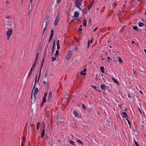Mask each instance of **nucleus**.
Here are the masks:
<instances>
[{"label": "nucleus", "instance_id": "nucleus-1", "mask_svg": "<svg viewBox=\"0 0 146 146\" xmlns=\"http://www.w3.org/2000/svg\"><path fill=\"white\" fill-rule=\"evenodd\" d=\"M46 48H45V52H44V57H43V59L42 60V62L41 63V66H40V71L39 72V76L38 77V79L37 82H38L39 79H40V74H41V72H40L42 68V66H43V63H44V57L46 55Z\"/></svg>", "mask_w": 146, "mask_h": 146}, {"label": "nucleus", "instance_id": "nucleus-2", "mask_svg": "<svg viewBox=\"0 0 146 146\" xmlns=\"http://www.w3.org/2000/svg\"><path fill=\"white\" fill-rule=\"evenodd\" d=\"M79 14V13L78 11H75L74 13L73 17V16L72 17L74 18L75 22H77L78 20Z\"/></svg>", "mask_w": 146, "mask_h": 146}, {"label": "nucleus", "instance_id": "nucleus-3", "mask_svg": "<svg viewBox=\"0 0 146 146\" xmlns=\"http://www.w3.org/2000/svg\"><path fill=\"white\" fill-rule=\"evenodd\" d=\"M75 4L76 7L81 9L80 6L82 5V0H75Z\"/></svg>", "mask_w": 146, "mask_h": 146}, {"label": "nucleus", "instance_id": "nucleus-4", "mask_svg": "<svg viewBox=\"0 0 146 146\" xmlns=\"http://www.w3.org/2000/svg\"><path fill=\"white\" fill-rule=\"evenodd\" d=\"M13 28H11V30L9 31V29H8V30L9 31L7 32V39L9 40V39L11 35H12L13 32Z\"/></svg>", "mask_w": 146, "mask_h": 146}, {"label": "nucleus", "instance_id": "nucleus-5", "mask_svg": "<svg viewBox=\"0 0 146 146\" xmlns=\"http://www.w3.org/2000/svg\"><path fill=\"white\" fill-rule=\"evenodd\" d=\"M59 19V15H57L56 16V20H55L54 25L55 26H56L58 25V21Z\"/></svg>", "mask_w": 146, "mask_h": 146}, {"label": "nucleus", "instance_id": "nucleus-6", "mask_svg": "<svg viewBox=\"0 0 146 146\" xmlns=\"http://www.w3.org/2000/svg\"><path fill=\"white\" fill-rule=\"evenodd\" d=\"M52 95V92L50 91L49 93L48 96V101L49 103L51 101Z\"/></svg>", "mask_w": 146, "mask_h": 146}, {"label": "nucleus", "instance_id": "nucleus-7", "mask_svg": "<svg viewBox=\"0 0 146 146\" xmlns=\"http://www.w3.org/2000/svg\"><path fill=\"white\" fill-rule=\"evenodd\" d=\"M47 95V92H45L44 95V96L42 98L43 102H46V98Z\"/></svg>", "mask_w": 146, "mask_h": 146}, {"label": "nucleus", "instance_id": "nucleus-8", "mask_svg": "<svg viewBox=\"0 0 146 146\" xmlns=\"http://www.w3.org/2000/svg\"><path fill=\"white\" fill-rule=\"evenodd\" d=\"M121 115L122 117L124 118H127V117L126 113L125 112H123L121 113Z\"/></svg>", "mask_w": 146, "mask_h": 146}, {"label": "nucleus", "instance_id": "nucleus-9", "mask_svg": "<svg viewBox=\"0 0 146 146\" xmlns=\"http://www.w3.org/2000/svg\"><path fill=\"white\" fill-rule=\"evenodd\" d=\"M40 48L38 47V50H37L36 51V52H37V53H36L35 60H37L38 55L39 54V52L40 51Z\"/></svg>", "mask_w": 146, "mask_h": 146}, {"label": "nucleus", "instance_id": "nucleus-10", "mask_svg": "<svg viewBox=\"0 0 146 146\" xmlns=\"http://www.w3.org/2000/svg\"><path fill=\"white\" fill-rule=\"evenodd\" d=\"M33 93L34 95L35 96L36 94L38 92V89L37 88H35Z\"/></svg>", "mask_w": 146, "mask_h": 146}, {"label": "nucleus", "instance_id": "nucleus-11", "mask_svg": "<svg viewBox=\"0 0 146 146\" xmlns=\"http://www.w3.org/2000/svg\"><path fill=\"white\" fill-rule=\"evenodd\" d=\"M37 60H35L31 68H32V69H33L34 68L35 66L36 65V62H37Z\"/></svg>", "mask_w": 146, "mask_h": 146}, {"label": "nucleus", "instance_id": "nucleus-12", "mask_svg": "<svg viewBox=\"0 0 146 146\" xmlns=\"http://www.w3.org/2000/svg\"><path fill=\"white\" fill-rule=\"evenodd\" d=\"M37 76H38L37 75H36V78H35V84H34V85L33 86V90L34 89V88H35V86H36V82H37V81H38V80H37Z\"/></svg>", "mask_w": 146, "mask_h": 146}, {"label": "nucleus", "instance_id": "nucleus-13", "mask_svg": "<svg viewBox=\"0 0 146 146\" xmlns=\"http://www.w3.org/2000/svg\"><path fill=\"white\" fill-rule=\"evenodd\" d=\"M101 88L104 90H106V86L103 84L101 85Z\"/></svg>", "mask_w": 146, "mask_h": 146}, {"label": "nucleus", "instance_id": "nucleus-14", "mask_svg": "<svg viewBox=\"0 0 146 146\" xmlns=\"http://www.w3.org/2000/svg\"><path fill=\"white\" fill-rule=\"evenodd\" d=\"M139 27H142L145 26L144 24L141 22H139Z\"/></svg>", "mask_w": 146, "mask_h": 146}, {"label": "nucleus", "instance_id": "nucleus-15", "mask_svg": "<svg viewBox=\"0 0 146 146\" xmlns=\"http://www.w3.org/2000/svg\"><path fill=\"white\" fill-rule=\"evenodd\" d=\"M112 125L111 123H108L106 124V127L108 129H110L111 127V126Z\"/></svg>", "mask_w": 146, "mask_h": 146}, {"label": "nucleus", "instance_id": "nucleus-16", "mask_svg": "<svg viewBox=\"0 0 146 146\" xmlns=\"http://www.w3.org/2000/svg\"><path fill=\"white\" fill-rule=\"evenodd\" d=\"M100 70L102 73H104V68L103 66H101L100 68Z\"/></svg>", "mask_w": 146, "mask_h": 146}, {"label": "nucleus", "instance_id": "nucleus-17", "mask_svg": "<svg viewBox=\"0 0 146 146\" xmlns=\"http://www.w3.org/2000/svg\"><path fill=\"white\" fill-rule=\"evenodd\" d=\"M45 134V131L43 129L42 131L41 134V137L42 138L44 135Z\"/></svg>", "mask_w": 146, "mask_h": 146}, {"label": "nucleus", "instance_id": "nucleus-18", "mask_svg": "<svg viewBox=\"0 0 146 146\" xmlns=\"http://www.w3.org/2000/svg\"><path fill=\"white\" fill-rule=\"evenodd\" d=\"M49 20L46 19L45 20V22H46V27H47L49 23Z\"/></svg>", "mask_w": 146, "mask_h": 146}, {"label": "nucleus", "instance_id": "nucleus-19", "mask_svg": "<svg viewBox=\"0 0 146 146\" xmlns=\"http://www.w3.org/2000/svg\"><path fill=\"white\" fill-rule=\"evenodd\" d=\"M76 141L77 142L80 143L82 145H83V143L82 142V141L80 139H76Z\"/></svg>", "mask_w": 146, "mask_h": 146}, {"label": "nucleus", "instance_id": "nucleus-20", "mask_svg": "<svg viewBox=\"0 0 146 146\" xmlns=\"http://www.w3.org/2000/svg\"><path fill=\"white\" fill-rule=\"evenodd\" d=\"M83 25L85 26L86 25V19H84L83 20Z\"/></svg>", "mask_w": 146, "mask_h": 146}, {"label": "nucleus", "instance_id": "nucleus-21", "mask_svg": "<svg viewBox=\"0 0 146 146\" xmlns=\"http://www.w3.org/2000/svg\"><path fill=\"white\" fill-rule=\"evenodd\" d=\"M33 3H30L29 5V10L30 9V10H31L32 7V5Z\"/></svg>", "mask_w": 146, "mask_h": 146}, {"label": "nucleus", "instance_id": "nucleus-22", "mask_svg": "<svg viewBox=\"0 0 146 146\" xmlns=\"http://www.w3.org/2000/svg\"><path fill=\"white\" fill-rule=\"evenodd\" d=\"M72 54V52L71 50H69L68 51L67 55H69L70 56H71Z\"/></svg>", "mask_w": 146, "mask_h": 146}, {"label": "nucleus", "instance_id": "nucleus-23", "mask_svg": "<svg viewBox=\"0 0 146 146\" xmlns=\"http://www.w3.org/2000/svg\"><path fill=\"white\" fill-rule=\"evenodd\" d=\"M69 143L73 145H75V143L73 141L70 140L69 141Z\"/></svg>", "mask_w": 146, "mask_h": 146}, {"label": "nucleus", "instance_id": "nucleus-24", "mask_svg": "<svg viewBox=\"0 0 146 146\" xmlns=\"http://www.w3.org/2000/svg\"><path fill=\"white\" fill-rule=\"evenodd\" d=\"M74 114L75 116L77 117L78 115V113L76 111H74Z\"/></svg>", "mask_w": 146, "mask_h": 146}, {"label": "nucleus", "instance_id": "nucleus-25", "mask_svg": "<svg viewBox=\"0 0 146 146\" xmlns=\"http://www.w3.org/2000/svg\"><path fill=\"white\" fill-rule=\"evenodd\" d=\"M112 80L115 83L117 84H118V82L116 80L113 78H112Z\"/></svg>", "mask_w": 146, "mask_h": 146}, {"label": "nucleus", "instance_id": "nucleus-26", "mask_svg": "<svg viewBox=\"0 0 146 146\" xmlns=\"http://www.w3.org/2000/svg\"><path fill=\"white\" fill-rule=\"evenodd\" d=\"M40 124V123L39 122H38L37 124L36 125V129L38 130L39 128V125Z\"/></svg>", "mask_w": 146, "mask_h": 146}, {"label": "nucleus", "instance_id": "nucleus-27", "mask_svg": "<svg viewBox=\"0 0 146 146\" xmlns=\"http://www.w3.org/2000/svg\"><path fill=\"white\" fill-rule=\"evenodd\" d=\"M54 46H55V45H53V44L52 48V54L53 53V52H54Z\"/></svg>", "mask_w": 146, "mask_h": 146}, {"label": "nucleus", "instance_id": "nucleus-28", "mask_svg": "<svg viewBox=\"0 0 146 146\" xmlns=\"http://www.w3.org/2000/svg\"><path fill=\"white\" fill-rule=\"evenodd\" d=\"M107 59H108V62L110 63V61L111 60V58L109 57V56H108L107 57Z\"/></svg>", "mask_w": 146, "mask_h": 146}, {"label": "nucleus", "instance_id": "nucleus-29", "mask_svg": "<svg viewBox=\"0 0 146 146\" xmlns=\"http://www.w3.org/2000/svg\"><path fill=\"white\" fill-rule=\"evenodd\" d=\"M140 126L141 127V129H144V125L143 124H141L140 125Z\"/></svg>", "mask_w": 146, "mask_h": 146}, {"label": "nucleus", "instance_id": "nucleus-30", "mask_svg": "<svg viewBox=\"0 0 146 146\" xmlns=\"http://www.w3.org/2000/svg\"><path fill=\"white\" fill-rule=\"evenodd\" d=\"M58 54V50H57L55 54H54V55L56 56V57H57Z\"/></svg>", "mask_w": 146, "mask_h": 146}, {"label": "nucleus", "instance_id": "nucleus-31", "mask_svg": "<svg viewBox=\"0 0 146 146\" xmlns=\"http://www.w3.org/2000/svg\"><path fill=\"white\" fill-rule=\"evenodd\" d=\"M133 29L134 30H135L136 31H138V30H137L138 28H137V26H135L133 27Z\"/></svg>", "mask_w": 146, "mask_h": 146}, {"label": "nucleus", "instance_id": "nucleus-32", "mask_svg": "<svg viewBox=\"0 0 146 146\" xmlns=\"http://www.w3.org/2000/svg\"><path fill=\"white\" fill-rule=\"evenodd\" d=\"M119 62L120 63H122L123 61L121 58L120 57L119 58Z\"/></svg>", "mask_w": 146, "mask_h": 146}, {"label": "nucleus", "instance_id": "nucleus-33", "mask_svg": "<svg viewBox=\"0 0 146 146\" xmlns=\"http://www.w3.org/2000/svg\"><path fill=\"white\" fill-rule=\"evenodd\" d=\"M45 17H46V19H48V20H49L50 17H49V15H46Z\"/></svg>", "mask_w": 146, "mask_h": 146}, {"label": "nucleus", "instance_id": "nucleus-34", "mask_svg": "<svg viewBox=\"0 0 146 146\" xmlns=\"http://www.w3.org/2000/svg\"><path fill=\"white\" fill-rule=\"evenodd\" d=\"M126 119L127 120V122H128V124L129 125H131V123L129 121V120L128 119V117H127V118H126Z\"/></svg>", "mask_w": 146, "mask_h": 146}, {"label": "nucleus", "instance_id": "nucleus-35", "mask_svg": "<svg viewBox=\"0 0 146 146\" xmlns=\"http://www.w3.org/2000/svg\"><path fill=\"white\" fill-rule=\"evenodd\" d=\"M109 119H107V121L108 123H111V121L110 120V118H109Z\"/></svg>", "mask_w": 146, "mask_h": 146}, {"label": "nucleus", "instance_id": "nucleus-36", "mask_svg": "<svg viewBox=\"0 0 146 146\" xmlns=\"http://www.w3.org/2000/svg\"><path fill=\"white\" fill-rule=\"evenodd\" d=\"M134 143L136 145V146H139L138 143L136 140H135V141H134Z\"/></svg>", "mask_w": 146, "mask_h": 146}, {"label": "nucleus", "instance_id": "nucleus-37", "mask_svg": "<svg viewBox=\"0 0 146 146\" xmlns=\"http://www.w3.org/2000/svg\"><path fill=\"white\" fill-rule=\"evenodd\" d=\"M53 29H52L51 31V36H53Z\"/></svg>", "mask_w": 146, "mask_h": 146}, {"label": "nucleus", "instance_id": "nucleus-38", "mask_svg": "<svg viewBox=\"0 0 146 146\" xmlns=\"http://www.w3.org/2000/svg\"><path fill=\"white\" fill-rule=\"evenodd\" d=\"M80 74L81 75H82L83 76H84L86 75V73H83L82 71H81Z\"/></svg>", "mask_w": 146, "mask_h": 146}, {"label": "nucleus", "instance_id": "nucleus-39", "mask_svg": "<svg viewBox=\"0 0 146 146\" xmlns=\"http://www.w3.org/2000/svg\"><path fill=\"white\" fill-rule=\"evenodd\" d=\"M71 56H69V55H67L66 57V59L67 60H68L70 59V58Z\"/></svg>", "mask_w": 146, "mask_h": 146}, {"label": "nucleus", "instance_id": "nucleus-40", "mask_svg": "<svg viewBox=\"0 0 146 146\" xmlns=\"http://www.w3.org/2000/svg\"><path fill=\"white\" fill-rule=\"evenodd\" d=\"M91 7H92V5H89L88 6V9L89 10H90V9L91 8Z\"/></svg>", "mask_w": 146, "mask_h": 146}, {"label": "nucleus", "instance_id": "nucleus-41", "mask_svg": "<svg viewBox=\"0 0 146 146\" xmlns=\"http://www.w3.org/2000/svg\"><path fill=\"white\" fill-rule=\"evenodd\" d=\"M55 60H56V57H53L52 58V61H54Z\"/></svg>", "mask_w": 146, "mask_h": 146}, {"label": "nucleus", "instance_id": "nucleus-42", "mask_svg": "<svg viewBox=\"0 0 146 146\" xmlns=\"http://www.w3.org/2000/svg\"><path fill=\"white\" fill-rule=\"evenodd\" d=\"M78 50V48L76 47H74V51H77Z\"/></svg>", "mask_w": 146, "mask_h": 146}, {"label": "nucleus", "instance_id": "nucleus-43", "mask_svg": "<svg viewBox=\"0 0 146 146\" xmlns=\"http://www.w3.org/2000/svg\"><path fill=\"white\" fill-rule=\"evenodd\" d=\"M82 107L83 108V109H84L85 110H86V107H85V106H84V104H83L82 105Z\"/></svg>", "mask_w": 146, "mask_h": 146}, {"label": "nucleus", "instance_id": "nucleus-44", "mask_svg": "<svg viewBox=\"0 0 146 146\" xmlns=\"http://www.w3.org/2000/svg\"><path fill=\"white\" fill-rule=\"evenodd\" d=\"M60 48V46L59 45V44H57V49L58 50Z\"/></svg>", "mask_w": 146, "mask_h": 146}, {"label": "nucleus", "instance_id": "nucleus-45", "mask_svg": "<svg viewBox=\"0 0 146 146\" xmlns=\"http://www.w3.org/2000/svg\"><path fill=\"white\" fill-rule=\"evenodd\" d=\"M92 21L91 19V18H90L89 19V23H90V24L92 23Z\"/></svg>", "mask_w": 146, "mask_h": 146}, {"label": "nucleus", "instance_id": "nucleus-46", "mask_svg": "<svg viewBox=\"0 0 146 146\" xmlns=\"http://www.w3.org/2000/svg\"><path fill=\"white\" fill-rule=\"evenodd\" d=\"M82 30V29L81 28H80L78 30V32H80Z\"/></svg>", "mask_w": 146, "mask_h": 146}, {"label": "nucleus", "instance_id": "nucleus-47", "mask_svg": "<svg viewBox=\"0 0 146 146\" xmlns=\"http://www.w3.org/2000/svg\"><path fill=\"white\" fill-rule=\"evenodd\" d=\"M33 69H32V68H31L30 70V72H29V73L31 74L32 73V71L33 70Z\"/></svg>", "mask_w": 146, "mask_h": 146}, {"label": "nucleus", "instance_id": "nucleus-48", "mask_svg": "<svg viewBox=\"0 0 146 146\" xmlns=\"http://www.w3.org/2000/svg\"><path fill=\"white\" fill-rule=\"evenodd\" d=\"M35 0H30L31 3H34Z\"/></svg>", "mask_w": 146, "mask_h": 146}, {"label": "nucleus", "instance_id": "nucleus-49", "mask_svg": "<svg viewBox=\"0 0 146 146\" xmlns=\"http://www.w3.org/2000/svg\"><path fill=\"white\" fill-rule=\"evenodd\" d=\"M46 27H46V26L45 27V28L44 29V30H43V34L44 33V31H45L46 30Z\"/></svg>", "mask_w": 146, "mask_h": 146}, {"label": "nucleus", "instance_id": "nucleus-50", "mask_svg": "<svg viewBox=\"0 0 146 146\" xmlns=\"http://www.w3.org/2000/svg\"><path fill=\"white\" fill-rule=\"evenodd\" d=\"M47 72H46V73L44 74V77H46L47 76Z\"/></svg>", "mask_w": 146, "mask_h": 146}, {"label": "nucleus", "instance_id": "nucleus-51", "mask_svg": "<svg viewBox=\"0 0 146 146\" xmlns=\"http://www.w3.org/2000/svg\"><path fill=\"white\" fill-rule=\"evenodd\" d=\"M92 87L94 89H96V87L95 86L92 85Z\"/></svg>", "mask_w": 146, "mask_h": 146}, {"label": "nucleus", "instance_id": "nucleus-52", "mask_svg": "<svg viewBox=\"0 0 146 146\" xmlns=\"http://www.w3.org/2000/svg\"><path fill=\"white\" fill-rule=\"evenodd\" d=\"M90 46V41H89L88 43V47L89 48Z\"/></svg>", "mask_w": 146, "mask_h": 146}, {"label": "nucleus", "instance_id": "nucleus-53", "mask_svg": "<svg viewBox=\"0 0 146 146\" xmlns=\"http://www.w3.org/2000/svg\"><path fill=\"white\" fill-rule=\"evenodd\" d=\"M62 0H57V3H59L60 1H61Z\"/></svg>", "mask_w": 146, "mask_h": 146}, {"label": "nucleus", "instance_id": "nucleus-54", "mask_svg": "<svg viewBox=\"0 0 146 146\" xmlns=\"http://www.w3.org/2000/svg\"><path fill=\"white\" fill-rule=\"evenodd\" d=\"M53 36L50 35L49 40H51Z\"/></svg>", "mask_w": 146, "mask_h": 146}, {"label": "nucleus", "instance_id": "nucleus-55", "mask_svg": "<svg viewBox=\"0 0 146 146\" xmlns=\"http://www.w3.org/2000/svg\"><path fill=\"white\" fill-rule=\"evenodd\" d=\"M98 27L96 28L94 30L93 32H94V31H95L97 29H98Z\"/></svg>", "mask_w": 146, "mask_h": 146}, {"label": "nucleus", "instance_id": "nucleus-56", "mask_svg": "<svg viewBox=\"0 0 146 146\" xmlns=\"http://www.w3.org/2000/svg\"><path fill=\"white\" fill-rule=\"evenodd\" d=\"M140 71L142 72H145V70L143 69L142 70H140Z\"/></svg>", "mask_w": 146, "mask_h": 146}, {"label": "nucleus", "instance_id": "nucleus-57", "mask_svg": "<svg viewBox=\"0 0 146 146\" xmlns=\"http://www.w3.org/2000/svg\"><path fill=\"white\" fill-rule=\"evenodd\" d=\"M117 5V4L116 3H115L113 4V5H114V7H116Z\"/></svg>", "mask_w": 146, "mask_h": 146}, {"label": "nucleus", "instance_id": "nucleus-58", "mask_svg": "<svg viewBox=\"0 0 146 146\" xmlns=\"http://www.w3.org/2000/svg\"><path fill=\"white\" fill-rule=\"evenodd\" d=\"M55 40L54 39V41H53V45H55Z\"/></svg>", "mask_w": 146, "mask_h": 146}, {"label": "nucleus", "instance_id": "nucleus-59", "mask_svg": "<svg viewBox=\"0 0 146 146\" xmlns=\"http://www.w3.org/2000/svg\"><path fill=\"white\" fill-rule=\"evenodd\" d=\"M139 111L140 113H142V111H141V110H140V109L139 108Z\"/></svg>", "mask_w": 146, "mask_h": 146}, {"label": "nucleus", "instance_id": "nucleus-60", "mask_svg": "<svg viewBox=\"0 0 146 146\" xmlns=\"http://www.w3.org/2000/svg\"><path fill=\"white\" fill-rule=\"evenodd\" d=\"M31 74L30 73H29L28 75V77H29L30 76H31Z\"/></svg>", "mask_w": 146, "mask_h": 146}, {"label": "nucleus", "instance_id": "nucleus-61", "mask_svg": "<svg viewBox=\"0 0 146 146\" xmlns=\"http://www.w3.org/2000/svg\"><path fill=\"white\" fill-rule=\"evenodd\" d=\"M59 40H57V44H59Z\"/></svg>", "mask_w": 146, "mask_h": 146}, {"label": "nucleus", "instance_id": "nucleus-62", "mask_svg": "<svg viewBox=\"0 0 146 146\" xmlns=\"http://www.w3.org/2000/svg\"><path fill=\"white\" fill-rule=\"evenodd\" d=\"M133 72L134 74H135L136 73V72L135 70L133 71Z\"/></svg>", "mask_w": 146, "mask_h": 146}, {"label": "nucleus", "instance_id": "nucleus-63", "mask_svg": "<svg viewBox=\"0 0 146 146\" xmlns=\"http://www.w3.org/2000/svg\"><path fill=\"white\" fill-rule=\"evenodd\" d=\"M6 3L7 4H9V1H6Z\"/></svg>", "mask_w": 146, "mask_h": 146}, {"label": "nucleus", "instance_id": "nucleus-64", "mask_svg": "<svg viewBox=\"0 0 146 146\" xmlns=\"http://www.w3.org/2000/svg\"><path fill=\"white\" fill-rule=\"evenodd\" d=\"M21 146H24V144L23 143H21Z\"/></svg>", "mask_w": 146, "mask_h": 146}]
</instances>
